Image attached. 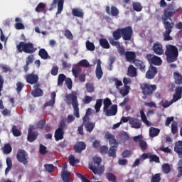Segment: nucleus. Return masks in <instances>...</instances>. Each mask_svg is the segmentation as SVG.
Instances as JSON below:
<instances>
[{"label":"nucleus","mask_w":182,"mask_h":182,"mask_svg":"<svg viewBox=\"0 0 182 182\" xmlns=\"http://www.w3.org/2000/svg\"><path fill=\"white\" fill-rule=\"evenodd\" d=\"M175 14L176 11H171L166 9L164 11V16H162V23L165 29V31L163 33L164 41H173V37L170 36V33L173 32L174 23L168 21V19L173 18Z\"/></svg>","instance_id":"obj_1"},{"label":"nucleus","mask_w":182,"mask_h":182,"mask_svg":"<svg viewBox=\"0 0 182 182\" xmlns=\"http://www.w3.org/2000/svg\"><path fill=\"white\" fill-rule=\"evenodd\" d=\"M3 153L4 154H11L12 153V146L9 144H6L4 145L3 148Z\"/></svg>","instance_id":"obj_41"},{"label":"nucleus","mask_w":182,"mask_h":182,"mask_svg":"<svg viewBox=\"0 0 182 182\" xmlns=\"http://www.w3.org/2000/svg\"><path fill=\"white\" fill-rule=\"evenodd\" d=\"M105 12L107 14V15H111L112 16L114 17L119 16V14H120L119 9L113 5H112L111 7L109 6H106Z\"/></svg>","instance_id":"obj_12"},{"label":"nucleus","mask_w":182,"mask_h":182,"mask_svg":"<svg viewBox=\"0 0 182 182\" xmlns=\"http://www.w3.org/2000/svg\"><path fill=\"white\" fill-rule=\"evenodd\" d=\"M100 153L103 156H106L107 153L109 152V148L107 146H102L100 148Z\"/></svg>","instance_id":"obj_60"},{"label":"nucleus","mask_w":182,"mask_h":182,"mask_svg":"<svg viewBox=\"0 0 182 182\" xmlns=\"http://www.w3.org/2000/svg\"><path fill=\"white\" fill-rule=\"evenodd\" d=\"M140 114H141V118L143 123H144L146 126H151V124H150V122L147 120V117L146 116V114H144V110L141 109L140 111Z\"/></svg>","instance_id":"obj_39"},{"label":"nucleus","mask_w":182,"mask_h":182,"mask_svg":"<svg viewBox=\"0 0 182 182\" xmlns=\"http://www.w3.org/2000/svg\"><path fill=\"white\" fill-rule=\"evenodd\" d=\"M68 160L70 166H75L76 165V159L73 155H70L68 156Z\"/></svg>","instance_id":"obj_61"},{"label":"nucleus","mask_w":182,"mask_h":182,"mask_svg":"<svg viewBox=\"0 0 182 182\" xmlns=\"http://www.w3.org/2000/svg\"><path fill=\"white\" fill-rule=\"evenodd\" d=\"M99 43L103 49H110V44H109V41L106 38H100L99 40Z\"/></svg>","instance_id":"obj_30"},{"label":"nucleus","mask_w":182,"mask_h":182,"mask_svg":"<svg viewBox=\"0 0 182 182\" xmlns=\"http://www.w3.org/2000/svg\"><path fill=\"white\" fill-rule=\"evenodd\" d=\"M134 63L135 66L141 70V72H146V65H144V63L143 61L139 60H135L134 61Z\"/></svg>","instance_id":"obj_28"},{"label":"nucleus","mask_w":182,"mask_h":182,"mask_svg":"<svg viewBox=\"0 0 182 182\" xmlns=\"http://www.w3.org/2000/svg\"><path fill=\"white\" fill-rule=\"evenodd\" d=\"M174 151L178 154L179 159H182V141H178L175 143Z\"/></svg>","instance_id":"obj_21"},{"label":"nucleus","mask_w":182,"mask_h":182,"mask_svg":"<svg viewBox=\"0 0 182 182\" xmlns=\"http://www.w3.org/2000/svg\"><path fill=\"white\" fill-rule=\"evenodd\" d=\"M65 102L67 105H72L74 112L73 114L77 119L80 117V114L79 113V100H77V92L73 91L70 94L65 95Z\"/></svg>","instance_id":"obj_2"},{"label":"nucleus","mask_w":182,"mask_h":182,"mask_svg":"<svg viewBox=\"0 0 182 182\" xmlns=\"http://www.w3.org/2000/svg\"><path fill=\"white\" fill-rule=\"evenodd\" d=\"M116 153H117V145H111L109 149L108 150L109 157H112V159H116Z\"/></svg>","instance_id":"obj_26"},{"label":"nucleus","mask_w":182,"mask_h":182,"mask_svg":"<svg viewBox=\"0 0 182 182\" xmlns=\"http://www.w3.org/2000/svg\"><path fill=\"white\" fill-rule=\"evenodd\" d=\"M64 36L65 38H67V39H69L70 41H73V34H72V32H70V31L68 29L64 31Z\"/></svg>","instance_id":"obj_55"},{"label":"nucleus","mask_w":182,"mask_h":182,"mask_svg":"<svg viewBox=\"0 0 182 182\" xmlns=\"http://www.w3.org/2000/svg\"><path fill=\"white\" fill-rule=\"evenodd\" d=\"M165 55L168 63H173L177 62L178 59V48L177 46L168 44L166 46Z\"/></svg>","instance_id":"obj_3"},{"label":"nucleus","mask_w":182,"mask_h":182,"mask_svg":"<svg viewBox=\"0 0 182 182\" xmlns=\"http://www.w3.org/2000/svg\"><path fill=\"white\" fill-rule=\"evenodd\" d=\"M95 75H96V77H97V79H98V80H100V79H102V77H103V70H102V60H100V59H98L97 60V67L95 69Z\"/></svg>","instance_id":"obj_14"},{"label":"nucleus","mask_w":182,"mask_h":182,"mask_svg":"<svg viewBox=\"0 0 182 182\" xmlns=\"http://www.w3.org/2000/svg\"><path fill=\"white\" fill-rule=\"evenodd\" d=\"M161 181V177L160 176V173H156L152 176L151 179V182H160Z\"/></svg>","instance_id":"obj_57"},{"label":"nucleus","mask_w":182,"mask_h":182,"mask_svg":"<svg viewBox=\"0 0 182 182\" xmlns=\"http://www.w3.org/2000/svg\"><path fill=\"white\" fill-rule=\"evenodd\" d=\"M178 168H177V170L178 171L176 177L177 178H180V177L182 176V159H180L178 162Z\"/></svg>","instance_id":"obj_47"},{"label":"nucleus","mask_w":182,"mask_h":182,"mask_svg":"<svg viewBox=\"0 0 182 182\" xmlns=\"http://www.w3.org/2000/svg\"><path fill=\"white\" fill-rule=\"evenodd\" d=\"M65 79H66V75H65V74H60L58 75V86H63Z\"/></svg>","instance_id":"obj_45"},{"label":"nucleus","mask_w":182,"mask_h":182,"mask_svg":"<svg viewBox=\"0 0 182 182\" xmlns=\"http://www.w3.org/2000/svg\"><path fill=\"white\" fill-rule=\"evenodd\" d=\"M16 159L19 163H21L23 166H26L28 164V159H29L28 152L23 149H18Z\"/></svg>","instance_id":"obj_7"},{"label":"nucleus","mask_w":182,"mask_h":182,"mask_svg":"<svg viewBox=\"0 0 182 182\" xmlns=\"http://www.w3.org/2000/svg\"><path fill=\"white\" fill-rule=\"evenodd\" d=\"M41 84L38 83L33 85V90L31 92L32 96L34 97H40V96H43V90L41 88Z\"/></svg>","instance_id":"obj_16"},{"label":"nucleus","mask_w":182,"mask_h":182,"mask_svg":"<svg viewBox=\"0 0 182 182\" xmlns=\"http://www.w3.org/2000/svg\"><path fill=\"white\" fill-rule=\"evenodd\" d=\"M86 89H87V93H93V92H95V87L92 83H87Z\"/></svg>","instance_id":"obj_56"},{"label":"nucleus","mask_w":182,"mask_h":182,"mask_svg":"<svg viewBox=\"0 0 182 182\" xmlns=\"http://www.w3.org/2000/svg\"><path fill=\"white\" fill-rule=\"evenodd\" d=\"M64 134L65 131H62L60 129H57L54 134L55 141H59V140H63Z\"/></svg>","instance_id":"obj_25"},{"label":"nucleus","mask_w":182,"mask_h":182,"mask_svg":"<svg viewBox=\"0 0 182 182\" xmlns=\"http://www.w3.org/2000/svg\"><path fill=\"white\" fill-rule=\"evenodd\" d=\"M132 8L136 12H141V11H143V6H141L140 2H133Z\"/></svg>","instance_id":"obj_36"},{"label":"nucleus","mask_w":182,"mask_h":182,"mask_svg":"<svg viewBox=\"0 0 182 182\" xmlns=\"http://www.w3.org/2000/svg\"><path fill=\"white\" fill-rule=\"evenodd\" d=\"M149 161L150 163H160V158L157 155L151 153L149 156Z\"/></svg>","instance_id":"obj_43"},{"label":"nucleus","mask_w":182,"mask_h":182,"mask_svg":"<svg viewBox=\"0 0 182 182\" xmlns=\"http://www.w3.org/2000/svg\"><path fill=\"white\" fill-rule=\"evenodd\" d=\"M85 126V129L87 133H92L93 132V129L95 127H96V124L94 122H90L88 124H86Z\"/></svg>","instance_id":"obj_35"},{"label":"nucleus","mask_w":182,"mask_h":182,"mask_svg":"<svg viewBox=\"0 0 182 182\" xmlns=\"http://www.w3.org/2000/svg\"><path fill=\"white\" fill-rule=\"evenodd\" d=\"M108 41L112 46H116V48H118L120 45V42L116 41L113 38H109Z\"/></svg>","instance_id":"obj_54"},{"label":"nucleus","mask_w":182,"mask_h":182,"mask_svg":"<svg viewBox=\"0 0 182 182\" xmlns=\"http://www.w3.org/2000/svg\"><path fill=\"white\" fill-rule=\"evenodd\" d=\"M129 124L132 129H140L141 127V120L132 117L129 120Z\"/></svg>","instance_id":"obj_15"},{"label":"nucleus","mask_w":182,"mask_h":182,"mask_svg":"<svg viewBox=\"0 0 182 182\" xmlns=\"http://www.w3.org/2000/svg\"><path fill=\"white\" fill-rule=\"evenodd\" d=\"M105 139L106 140L109 141L110 146H113V144H117V141L116 140L114 135L112 134L109 132L105 133Z\"/></svg>","instance_id":"obj_22"},{"label":"nucleus","mask_w":182,"mask_h":182,"mask_svg":"<svg viewBox=\"0 0 182 182\" xmlns=\"http://www.w3.org/2000/svg\"><path fill=\"white\" fill-rule=\"evenodd\" d=\"M125 59L127 62H134L136 60V53L133 51H126Z\"/></svg>","instance_id":"obj_24"},{"label":"nucleus","mask_w":182,"mask_h":182,"mask_svg":"<svg viewBox=\"0 0 182 182\" xmlns=\"http://www.w3.org/2000/svg\"><path fill=\"white\" fill-rule=\"evenodd\" d=\"M103 102V100L98 99L96 101V104L95 106L96 113H99L100 112V108L102 107V103Z\"/></svg>","instance_id":"obj_44"},{"label":"nucleus","mask_w":182,"mask_h":182,"mask_svg":"<svg viewBox=\"0 0 182 182\" xmlns=\"http://www.w3.org/2000/svg\"><path fill=\"white\" fill-rule=\"evenodd\" d=\"M112 106V100L109 98L104 100V110L109 109Z\"/></svg>","instance_id":"obj_52"},{"label":"nucleus","mask_w":182,"mask_h":182,"mask_svg":"<svg viewBox=\"0 0 182 182\" xmlns=\"http://www.w3.org/2000/svg\"><path fill=\"white\" fill-rule=\"evenodd\" d=\"M6 163L7 164V168L5 170V174L6 176L12 169V159L10 157H8L6 160Z\"/></svg>","instance_id":"obj_34"},{"label":"nucleus","mask_w":182,"mask_h":182,"mask_svg":"<svg viewBox=\"0 0 182 182\" xmlns=\"http://www.w3.org/2000/svg\"><path fill=\"white\" fill-rule=\"evenodd\" d=\"M72 14L73 16H77V18H83V11L82 10H79V9H73L72 10Z\"/></svg>","instance_id":"obj_40"},{"label":"nucleus","mask_w":182,"mask_h":182,"mask_svg":"<svg viewBox=\"0 0 182 182\" xmlns=\"http://www.w3.org/2000/svg\"><path fill=\"white\" fill-rule=\"evenodd\" d=\"M173 79L176 85H182V75L179 73H173Z\"/></svg>","instance_id":"obj_32"},{"label":"nucleus","mask_w":182,"mask_h":182,"mask_svg":"<svg viewBox=\"0 0 182 182\" xmlns=\"http://www.w3.org/2000/svg\"><path fill=\"white\" fill-rule=\"evenodd\" d=\"M140 89L142 90V99H149L150 96H153L154 92L157 90V85H151L148 82L140 84Z\"/></svg>","instance_id":"obj_5"},{"label":"nucleus","mask_w":182,"mask_h":182,"mask_svg":"<svg viewBox=\"0 0 182 182\" xmlns=\"http://www.w3.org/2000/svg\"><path fill=\"white\" fill-rule=\"evenodd\" d=\"M129 92H130V86L129 85H124V88L119 90V92L122 96H127Z\"/></svg>","instance_id":"obj_42"},{"label":"nucleus","mask_w":182,"mask_h":182,"mask_svg":"<svg viewBox=\"0 0 182 182\" xmlns=\"http://www.w3.org/2000/svg\"><path fill=\"white\" fill-rule=\"evenodd\" d=\"M122 36L124 41H130L133 36V29L130 26H127L124 28H121Z\"/></svg>","instance_id":"obj_9"},{"label":"nucleus","mask_w":182,"mask_h":182,"mask_svg":"<svg viewBox=\"0 0 182 182\" xmlns=\"http://www.w3.org/2000/svg\"><path fill=\"white\" fill-rule=\"evenodd\" d=\"M46 4L45 3H39L36 8V12H43V14H46Z\"/></svg>","instance_id":"obj_31"},{"label":"nucleus","mask_w":182,"mask_h":182,"mask_svg":"<svg viewBox=\"0 0 182 182\" xmlns=\"http://www.w3.org/2000/svg\"><path fill=\"white\" fill-rule=\"evenodd\" d=\"M38 56H40V58L44 60H46V59H49L50 58V56H49V53H48V51H46L45 48H41L39 50Z\"/></svg>","instance_id":"obj_29"},{"label":"nucleus","mask_w":182,"mask_h":182,"mask_svg":"<svg viewBox=\"0 0 182 182\" xmlns=\"http://www.w3.org/2000/svg\"><path fill=\"white\" fill-rule=\"evenodd\" d=\"M177 132H178V128L177 127V122L173 121L171 124V133L172 134H177Z\"/></svg>","instance_id":"obj_49"},{"label":"nucleus","mask_w":182,"mask_h":182,"mask_svg":"<svg viewBox=\"0 0 182 182\" xmlns=\"http://www.w3.org/2000/svg\"><path fill=\"white\" fill-rule=\"evenodd\" d=\"M46 124V121L45 119L41 120L37 123L38 129H43Z\"/></svg>","instance_id":"obj_63"},{"label":"nucleus","mask_w":182,"mask_h":182,"mask_svg":"<svg viewBox=\"0 0 182 182\" xmlns=\"http://www.w3.org/2000/svg\"><path fill=\"white\" fill-rule=\"evenodd\" d=\"M81 72H82V69L80 68V67L78 66H75L72 69V73L75 79H77V77H79V75H80Z\"/></svg>","instance_id":"obj_37"},{"label":"nucleus","mask_w":182,"mask_h":182,"mask_svg":"<svg viewBox=\"0 0 182 182\" xmlns=\"http://www.w3.org/2000/svg\"><path fill=\"white\" fill-rule=\"evenodd\" d=\"M16 49L19 53H22V52H24V53H35L36 52V48H35V46H33V43L28 42L25 43L23 41H21L17 46Z\"/></svg>","instance_id":"obj_6"},{"label":"nucleus","mask_w":182,"mask_h":182,"mask_svg":"<svg viewBox=\"0 0 182 182\" xmlns=\"http://www.w3.org/2000/svg\"><path fill=\"white\" fill-rule=\"evenodd\" d=\"M12 133L15 137H19L22 133L21 131L18 130V127L16 126H13L12 127Z\"/></svg>","instance_id":"obj_51"},{"label":"nucleus","mask_w":182,"mask_h":182,"mask_svg":"<svg viewBox=\"0 0 182 182\" xmlns=\"http://www.w3.org/2000/svg\"><path fill=\"white\" fill-rule=\"evenodd\" d=\"M93 162L89 164V168L95 176H102L105 173V166L100 165L102 158L95 156L92 159Z\"/></svg>","instance_id":"obj_4"},{"label":"nucleus","mask_w":182,"mask_h":182,"mask_svg":"<svg viewBox=\"0 0 182 182\" xmlns=\"http://www.w3.org/2000/svg\"><path fill=\"white\" fill-rule=\"evenodd\" d=\"M25 79L28 85H38V82H39V76L33 73L27 74Z\"/></svg>","instance_id":"obj_10"},{"label":"nucleus","mask_w":182,"mask_h":182,"mask_svg":"<svg viewBox=\"0 0 182 182\" xmlns=\"http://www.w3.org/2000/svg\"><path fill=\"white\" fill-rule=\"evenodd\" d=\"M38 132L33 131L32 129H29L27 136L28 141L30 143H33V141L38 139Z\"/></svg>","instance_id":"obj_19"},{"label":"nucleus","mask_w":182,"mask_h":182,"mask_svg":"<svg viewBox=\"0 0 182 182\" xmlns=\"http://www.w3.org/2000/svg\"><path fill=\"white\" fill-rule=\"evenodd\" d=\"M44 167L48 173H52L55 168V166H53V164H45Z\"/></svg>","instance_id":"obj_59"},{"label":"nucleus","mask_w":182,"mask_h":182,"mask_svg":"<svg viewBox=\"0 0 182 182\" xmlns=\"http://www.w3.org/2000/svg\"><path fill=\"white\" fill-rule=\"evenodd\" d=\"M104 112L107 117L116 116V114H117V105H113L110 109L107 108V109H104Z\"/></svg>","instance_id":"obj_20"},{"label":"nucleus","mask_w":182,"mask_h":182,"mask_svg":"<svg viewBox=\"0 0 182 182\" xmlns=\"http://www.w3.org/2000/svg\"><path fill=\"white\" fill-rule=\"evenodd\" d=\"M79 66H82V68H90V63L87 60H82L78 63Z\"/></svg>","instance_id":"obj_53"},{"label":"nucleus","mask_w":182,"mask_h":182,"mask_svg":"<svg viewBox=\"0 0 182 182\" xmlns=\"http://www.w3.org/2000/svg\"><path fill=\"white\" fill-rule=\"evenodd\" d=\"M146 59L151 65H156V66H160L163 61L160 57L153 55V54H147Z\"/></svg>","instance_id":"obj_11"},{"label":"nucleus","mask_w":182,"mask_h":182,"mask_svg":"<svg viewBox=\"0 0 182 182\" xmlns=\"http://www.w3.org/2000/svg\"><path fill=\"white\" fill-rule=\"evenodd\" d=\"M58 129H60L62 132H64L65 129H68V125H66L65 120L63 119L60 121Z\"/></svg>","instance_id":"obj_58"},{"label":"nucleus","mask_w":182,"mask_h":182,"mask_svg":"<svg viewBox=\"0 0 182 182\" xmlns=\"http://www.w3.org/2000/svg\"><path fill=\"white\" fill-rule=\"evenodd\" d=\"M61 177L63 179V181L64 182H73V179L70 177V172H69L68 170H64L62 171Z\"/></svg>","instance_id":"obj_23"},{"label":"nucleus","mask_w":182,"mask_h":182,"mask_svg":"<svg viewBox=\"0 0 182 182\" xmlns=\"http://www.w3.org/2000/svg\"><path fill=\"white\" fill-rule=\"evenodd\" d=\"M63 4H65V0H53L49 11H53L54 8H56V5H58L56 15H60V14H62V11H63Z\"/></svg>","instance_id":"obj_8"},{"label":"nucleus","mask_w":182,"mask_h":182,"mask_svg":"<svg viewBox=\"0 0 182 182\" xmlns=\"http://www.w3.org/2000/svg\"><path fill=\"white\" fill-rule=\"evenodd\" d=\"M89 114V112H86L85 115L82 117V124L84 126H85L86 124H88L89 123H90V117H89V116H87Z\"/></svg>","instance_id":"obj_50"},{"label":"nucleus","mask_w":182,"mask_h":182,"mask_svg":"<svg viewBox=\"0 0 182 182\" xmlns=\"http://www.w3.org/2000/svg\"><path fill=\"white\" fill-rule=\"evenodd\" d=\"M122 156L124 159H126L127 157H129L132 156V151L130 150H125L122 152Z\"/></svg>","instance_id":"obj_64"},{"label":"nucleus","mask_w":182,"mask_h":182,"mask_svg":"<svg viewBox=\"0 0 182 182\" xmlns=\"http://www.w3.org/2000/svg\"><path fill=\"white\" fill-rule=\"evenodd\" d=\"M83 150H86V144H85V142L78 141L74 145V151L75 153L80 154Z\"/></svg>","instance_id":"obj_17"},{"label":"nucleus","mask_w":182,"mask_h":182,"mask_svg":"<svg viewBox=\"0 0 182 182\" xmlns=\"http://www.w3.org/2000/svg\"><path fill=\"white\" fill-rule=\"evenodd\" d=\"M127 75L129 77H136L137 76V70L134 66L130 65L128 68Z\"/></svg>","instance_id":"obj_27"},{"label":"nucleus","mask_w":182,"mask_h":182,"mask_svg":"<svg viewBox=\"0 0 182 182\" xmlns=\"http://www.w3.org/2000/svg\"><path fill=\"white\" fill-rule=\"evenodd\" d=\"M162 171L165 174H168L171 171V168L170 167V164H164L162 165Z\"/></svg>","instance_id":"obj_46"},{"label":"nucleus","mask_w":182,"mask_h":182,"mask_svg":"<svg viewBox=\"0 0 182 182\" xmlns=\"http://www.w3.org/2000/svg\"><path fill=\"white\" fill-rule=\"evenodd\" d=\"M112 36L115 41H119L122 38V28H117L112 32Z\"/></svg>","instance_id":"obj_33"},{"label":"nucleus","mask_w":182,"mask_h":182,"mask_svg":"<svg viewBox=\"0 0 182 182\" xmlns=\"http://www.w3.org/2000/svg\"><path fill=\"white\" fill-rule=\"evenodd\" d=\"M156 75H157V68L153 65H151L149 70L146 73V79H154Z\"/></svg>","instance_id":"obj_18"},{"label":"nucleus","mask_w":182,"mask_h":182,"mask_svg":"<svg viewBox=\"0 0 182 182\" xmlns=\"http://www.w3.org/2000/svg\"><path fill=\"white\" fill-rule=\"evenodd\" d=\"M93 100V98L90 96L88 95H85L84 99L82 100L83 103H85V105H89V103H90V102H92Z\"/></svg>","instance_id":"obj_62"},{"label":"nucleus","mask_w":182,"mask_h":182,"mask_svg":"<svg viewBox=\"0 0 182 182\" xmlns=\"http://www.w3.org/2000/svg\"><path fill=\"white\" fill-rule=\"evenodd\" d=\"M86 48L87 50H90V52H93L95 49H96V47L95 46V44L89 41H86Z\"/></svg>","instance_id":"obj_48"},{"label":"nucleus","mask_w":182,"mask_h":182,"mask_svg":"<svg viewBox=\"0 0 182 182\" xmlns=\"http://www.w3.org/2000/svg\"><path fill=\"white\" fill-rule=\"evenodd\" d=\"M153 51L156 55L161 56L164 55V50H163V45L159 43H154L152 46Z\"/></svg>","instance_id":"obj_13"},{"label":"nucleus","mask_w":182,"mask_h":182,"mask_svg":"<svg viewBox=\"0 0 182 182\" xmlns=\"http://www.w3.org/2000/svg\"><path fill=\"white\" fill-rule=\"evenodd\" d=\"M158 134H160V129L154 127H151L149 129L150 137H156Z\"/></svg>","instance_id":"obj_38"}]
</instances>
